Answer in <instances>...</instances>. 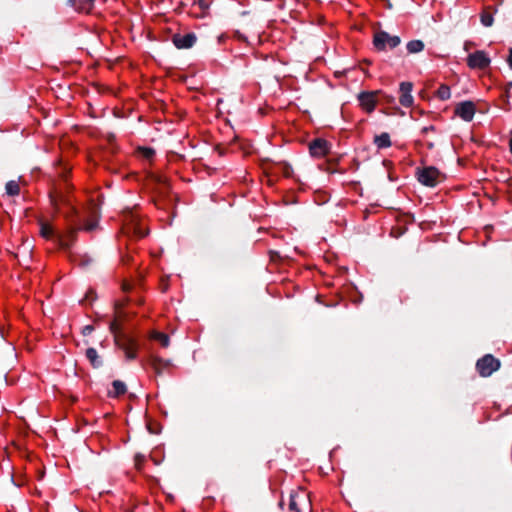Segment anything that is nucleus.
Here are the masks:
<instances>
[{"mask_svg": "<svg viewBox=\"0 0 512 512\" xmlns=\"http://www.w3.org/2000/svg\"><path fill=\"white\" fill-rule=\"evenodd\" d=\"M122 232L135 238H143L147 235V228L137 212L128 210L123 214Z\"/></svg>", "mask_w": 512, "mask_h": 512, "instance_id": "1", "label": "nucleus"}, {"mask_svg": "<svg viewBox=\"0 0 512 512\" xmlns=\"http://www.w3.org/2000/svg\"><path fill=\"white\" fill-rule=\"evenodd\" d=\"M310 509L309 495L305 490L299 489L291 493L289 501L290 512H307Z\"/></svg>", "mask_w": 512, "mask_h": 512, "instance_id": "2", "label": "nucleus"}, {"mask_svg": "<svg viewBox=\"0 0 512 512\" xmlns=\"http://www.w3.org/2000/svg\"><path fill=\"white\" fill-rule=\"evenodd\" d=\"M418 181L429 187H435L442 181V174L435 167H425L417 172Z\"/></svg>", "mask_w": 512, "mask_h": 512, "instance_id": "3", "label": "nucleus"}, {"mask_svg": "<svg viewBox=\"0 0 512 512\" xmlns=\"http://www.w3.org/2000/svg\"><path fill=\"white\" fill-rule=\"evenodd\" d=\"M68 170L67 168H62L61 174V180L55 184L53 192L50 194L51 203L54 206L55 209L59 210L60 205L64 203H69V200L64 195V188L62 187V184H66V176H67Z\"/></svg>", "mask_w": 512, "mask_h": 512, "instance_id": "4", "label": "nucleus"}, {"mask_svg": "<svg viewBox=\"0 0 512 512\" xmlns=\"http://www.w3.org/2000/svg\"><path fill=\"white\" fill-rule=\"evenodd\" d=\"M500 367V361L494 356L487 354L476 363V368L482 377H488Z\"/></svg>", "mask_w": 512, "mask_h": 512, "instance_id": "5", "label": "nucleus"}, {"mask_svg": "<svg viewBox=\"0 0 512 512\" xmlns=\"http://www.w3.org/2000/svg\"><path fill=\"white\" fill-rule=\"evenodd\" d=\"M401 40L400 37L396 35H390L389 33L385 31L377 32L374 35V46L378 50H385L386 48L393 49L397 47L400 44Z\"/></svg>", "mask_w": 512, "mask_h": 512, "instance_id": "6", "label": "nucleus"}, {"mask_svg": "<svg viewBox=\"0 0 512 512\" xmlns=\"http://www.w3.org/2000/svg\"><path fill=\"white\" fill-rule=\"evenodd\" d=\"M116 343L123 350L127 360H134L137 358L139 345L134 338L123 335L116 338Z\"/></svg>", "mask_w": 512, "mask_h": 512, "instance_id": "7", "label": "nucleus"}, {"mask_svg": "<svg viewBox=\"0 0 512 512\" xmlns=\"http://www.w3.org/2000/svg\"><path fill=\"white\" fill-rule=\"evenodd\" d=\"M490 62L488 54L483 50L475 51L467 57V65L471 69L484 70L489 67Z\"/></svg>", "mask_w": 512, "mask_h": 512, "instance_id": "8", "label": "nucleus"}, {"mask_svg": "<svg viewBox=\"0 0 512 512\" xmlns=\"http://www.w3.org/2000/svg\"><path fill=\"white\" fill-rule=\"evenodd\" d=\"M380 91L361 92L358 95L359 105L367 113H372L378 103Z\"/></svg>", "mask_w": 512, "mask_h": 512, "instance_id": "9", "label": "nucleus"}, {"mask_svg": "<svg viewBox=\"0 0 512 512\" xmlns=\"http://www.w3.org/2000/svg\"><path fill=\"white\" fill-rule=\"evenodd\" d=\"M330 149L331 144L323 138H316L309 143V152L315 158L325 157Z\"/></svg>", "mask_w": 512, "mask_h": 512, "instance_id": "10", "label": "nucleus"}, {"mask_svg": "<svg viewBox=\"0 0 512 512\" xmlns=\"http://www.w3.org/2000/svg\"><path fill=\"white\" fill-rule=\"evenodd\" d=\"M476 112V106L472 101H463L455 106L454 113L456 116L466 122L472 121Z\"/></svg>", "mask_w": 512, "mask_h": 512, "instance_id": "11", "label": "nucleus"}, {"mask_svg": "<svg viewBox=\"0 0 512 512\" xmlns=\"http://www.w3.org/2000/svg\"><path fill=\"white\" fill-rule=\"evenodd\" d=\"M413 84L411 82H401L399 86V102L404 107H411L414 103L412 96Z\"/></svg>", "mask_w": 512, "mask_h": 512, "instance_id": "12", "label": "nucleus"}, {"mask_svg": "<svg viewBox=\"0 0 512 512\" xmlns=\"http://www.w3.org/2000/svg\"><path fill=\"white\" fill-rule=\"evenodd\" d=\"M196 39L194 33L175 34L172 37V42L178 49H188L195 44Z\"/></svg>", "mask_w": 512, "mask_h": 512, "instance_id": "13", "label": "nucleus"}, {"mask_svg": "<svg viewBox=\"0 0 512 512\" xmlns=\"http://www.w3.org/2000/svg\"><path fill=\"white\" fill-rule=\"evenodd\" d=\"M148 364L154 370L156 374H161L164 371L170 369L172 366L171 361L167 359H163L157 355L151 354L148 357Z\"/></svg>", "mask_w": 512, "mask_h": 512, "instance_id": "14", "label": "nucleus"}, {"mask_svg": "<svg viewBox=\"0 0 512 512\" xmlns=\"http://www.w3.org/2000/svg\"><path fill=\"white\" fill-rule=\"evenodd\" d=\"M75 235L76 231L72 228L68 229L65 233H58L57 244L63 249H68L72 245Z\"/></svg>", "mask_w": 512, "mask_h": 512, "instance_id": "15", "label": "nucleus"}, {"mask_svg": "<svg viewBox=\"0 0 512 512\" xmlns=\"http://www.w3.org/2000/svg\"><path fill=\"white\" fill-rule=\"evenodd\" d=\"M96 0H69V3L79 12L89 13Z\"/></svg>", "mask_w": 512, "mask_h": 512, "instance_id": "16", "label": "nucleus"}, {"mask_svg": "<svg viewBox=\"0 0 512 512\" xmlns=\"http://www.w3.org/2000/svg\"><path fill=\"white\" fill-rule=\"evenodd\" d=\"M373 143L378 149H386V148L391 147V145H392L390 135L387 132H383L379 135H375L374 139H373Z\"/></svg>", "mask_w": 512, "mask_h": 512, "instance_id": "17", "label": "nucleus"}, {"mask_svg": "<svg viewBox=\"0 0 512 512\" xmlns=\"http://www.w3.org/2000/svg\"><path fill=\"white\" fill-rule=\"evenodd\" d=\"M127 388L124 382L120 380H115L112 383V389L109 390L108 395L113 398H117L126 393Z\"/></svg>", "mask_w": 512, "mask_h": 512, "instance_id": "18", "label": "nucleus"}, {"mask_svg": "<svg viewBox=\"0 0 512 512\" xmlns=\"http://www.w3.org/2000/svg\"><path fill=\"white\" fill-rule=\"evenodd\" d=\"M40 234L45 239H54L57 242V234L53 227L46 222L40 223Z\"/></svg>", "mask_w": 512, "mask_h": 512, "instance_id": "19", "label": "nucleus"}, {"mask_svg": "<svg viewBox=\"0 0 512 512\" xmlns=\"http://www.w3.org/2000/svg\"><path fill=\"white\" fill-rule=\"evenodd\" d=\"M149 337H150V339L159 342V344L163 348H167L170 344L169 336L166 333L153 330V331H151Z\"/></svg>", "mask_w": 512, "mask_h": 512, "instance_id": "20", "label": "nucleus"}, {"mask_svg": "<svg viewBox=\"0 0 512 512\" xmlns=\"http://www.w3.org/2000/svg\"><path fill=\"white\" fill-rule=\"evenodd\" d=\"M480 21H481L482 25H484L485 27L492 26V24L494 22V11L492 10L491 7L485 8L482 11V13L480 15Z\"/></svg>", "mask_w": 512, "mask_h": 512, "instance_id": "21", "label": "nucleus"}, {"mask_svg": "<svg viewBox=\"0 0 512 512\" xmlns=\"http://www.w3.org/2000/svg\"><path fill=\"white\" fill-rule=\"evenodd\" d=\"M406 49L410 54L419 53L423 51L424 43L421 40H411L407 43Z\"/></svg>", "mask_w": 512, "mask_h": 512, "instance_id": "22", "label": "nucleus"}, {"mask_svg": "<svg viewBox=\"0 0 512 512\" xmlns=\"http://www.w3.org/2000/svg\"><path fill=\"white\" fill-rule=\"evenodd\" d=\"M86 357L90 361L93 367H99L101 365V361L99 359V355L94 348H88L86 350Z\"/></svg>", "mask_w": 512, "mask_h": 512, "instance_id": "23", "label": "nucleus"}, {"mask_svg": "<svg viewBox=\"0 0 512 512\" xmlns=\"http://www.w3.org/2000/svg\"><path fill=\"white\" fill-rule=\"evenodd\" d=\"M436 97L442 101L448 100L451 97L450 87L442 84L436 91Z\"/></svg>", "mask_w": 512, "mask_h": 512, "instance_id": "24", "label": "nucleus"}, {"mask_svg": "<svg viewBox=\"0 0 512 512\" xmlns=\"http://www.w3.org/2000/svg\"><path fill=\"white\" fill-rule=\"evenodd\" d=\"M6 192L10 196H17L20 193V186L18 182L11 180L6 184Z\"/></svg>", "mask_w": 512, "mask_h": 512, "instance_id": "25", "label": "nucleus"}, {"mask_svg": "<svg viewBox=\"0 0 512 512\" xmlns=\"http://www.w3.org/2000/svg\"><path fill=\"white\" fill-rule=\"evenodd\" d=\"M138 152L143 158L147 160L152 159L155 155V151L152 148L148 147H141L139 148Z\"/></svg>", "mask_w": 512, "mask_h": 512, "instance_id": "26", "label": "nucleus"}, {"mask_svg": "<svg viewBox=\"0 0 512 512\" xmlns=\"http://www.w3.org/2000/svg\"><path fill=\"white\" fill-rule=\"evenodd\" d=\"M96 226V223L95 222H90V223H87L83 229L86 230V231H92Z\"/></svg>", "mask_w": 512, "mask_h": 512, "instance_id": "27", "label": "nucleus"}, {"mask_svg": "<svg viewBox=\"0 0 512 512\" xmlns=\"http://www.w3.org/2000/svg\"><path fill=\"white\" fill-rule=\"evenodd\" d=\"M110 329H111V331H112L113 333H115V332H116V329H118L116 321H113V322L111 323V325H110Z\"/></svg>", "mask_w": 512, "mask_h": 512, "instance_id": "28", "label": "nucleus"}, {"mask_svg": "<svg viewBox=\"0 0 512 512\" xmlns=\"http://www.w3.org/2000/svg\"><path fill=\"white\" fill-rule=\"evenodd\" d=\"M507 61H508L509 66L512 68V48L509 51V56H508Z\"/></svg>", "mask_w": 512, "mask_h": 512, "instance_id": "29", "label": "nucleus"}, {"mask_svg": "<svg viewBox=\"0 0 512 512\" xmlns=\"http://www.w3.org/2000/svg\"><path fill=\"white\" fill-rule=\"evenodd\" d=\"M433 130H434V127H433V126H427V127H424V128L422 129V132H423V133H427V132H429V131H433Z\"/></svg>", "mask_w": 512, "mask_h": 512, "instance_id": "30", "label": "nucleus"}, {"mask_svg": "<svg viewBox=\"0 0 512 512\" xmlns=\"http://www.w3.org/2000/svg\"><path fill=\"white\" fill-rule=\"evenodd\" d=\"M509 149H510V152L512 154V131H511V138H510V141H509Z\"/></svg>", "mask_w": 512, "mask_h": 512, "instance_id": "31", "label": "nucleus"}, {"mask_svg": "<svg viewBox=\"0 0 512 512\" xmlns=\"http://www.w3.org/2000/svg\"><path fill=\"white\" fill-rule=\"evenodd\" d=\"M123 289H124L125 291H128V290L130 289V286H129L128 284L124 283V284H123Z\"/></svg>", "mask_w": 512, "mask_h": 512, "instance_id": "32", "label": "nucleus"}]
</instances>
